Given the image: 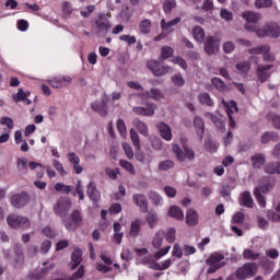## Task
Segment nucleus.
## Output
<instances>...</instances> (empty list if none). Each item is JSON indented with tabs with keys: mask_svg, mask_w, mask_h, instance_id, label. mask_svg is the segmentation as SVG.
Segmentation results:
<instances>
[{
	"mask_svg": "<svg viewBox=\"0 0 280 280\" xmlns=\"http://www.w3.org/2000/svg\"><path fill=\"white\" fill-rule=\"evenodd\" d=\"M119 165H120V167H122V170H126V172H128V174H131V176H135V174H137V172L135 171V165H132V163H130L126 160H120Z\"/></svg>",
	"mask_w": 280,
	"mask_h": 280,
	"instance_id": "48",
	"label": "nucleus"
},
{
	"mask_svg": "<svg viewBox=\"0 0 280 280\" xmlns=\"http://www.w3.org/2000/svg\"><path fill=\"white\" fill-rule=\"evenodd\" d=\"M69 209H71V201L67 198H61L55 206V213L57 215H67Z\"/></svg>",
	"mask_w": 280,
	"mask_h": 280,
	"instance_id": "12",
	"label": "nucleus"
},
{
	"mask_svg": "<svg viewBox=\"0 0 280 280\" xmlns=\"http://www.w3.org/2000/svg\"><path fill=\"white\" fill-rule=\"evenodd\" d=\"M246 30L252 34H256L258 38H279L280 36V26L277 23H269L262 28L259 25L247 24Z\"/></svg>",
	"mask_w": 280,
	"mask_h": 280,
	"instance_id": "1",
	"label": "nucleus"
},
{
	"mask_svg": "<svg viewBox=\"0 0 280 280\" xmlns=\"http://www.w3.org/2000/svg\"><path fill=\"white\" fill-rule=\"evenodd\" d=\"M253 167L255 170H261L266 165V155L261 153H256L252 156Z\"/></svg>",
	"mask_w": 280,
	"mask_h": 280,
	"instance_id": "27",
	"label": "nucleus"
},
{
	"mask_svg": "<svg viewBox=\"0 0 280 280\" xmlns=\"http://www.w3.org/2000/svg\"><path fill=\"white\" fill-rule=\"evenodd\" d=\"M144 97H151L152 100H163V94L161 93V91L156 90V89H152L151 93L150 92H145L143 94Z\"/></svg>",
	"mask_w": 280,
	"mask_h": 280,
	"instance_id": "54",
	"label": "nucleus"
},
{
	"mask_svg": "<svg viewBox=\"0 0 280 280\" xmlns=\"http://www.w3.org/2000/svg\"><path fill=\"white\" fill-rule=\"evenodd\" d=\"M180 143L184 148V151L180 150V147H178V144H173L172 149L173 152L175 154V156H177L178 161H185L186 159H188L189 161L194 160L196 158V153H194V151H191V149L187 148V145H185V143H187V139L186 138H180Z\"/></svg>",
	"mask_w": 280,
	"mask_h": 280,
	"instance_id": "3",
	"label": "nucleus"
},
{
	"mask_svg": "<svg viewBox=\"0 0 280 280\" xmlns=\"http://www.w3.org/2000/svg\"><path fill=\"white\" fill-rule=\"evenodd\" d=\"M165 240V232L163 230H159L153 238H152V246L153 248H161L163 246V241Z\"/></svg>",
	"mask_w": 280,
	"mask_h": 280,
	"instance_id": "28",
	"label": "nucleus"
},
{
	"mask_svg": "<svg viewBox=\"0 0 280 280\" xmlns=\"http://www.w3.org/2000/svg\"><path fill=\"white\" fill-rule=\"evenodd\" d=\"M72 222L65 221V226L68 229V231H73L77 229L78 224L82 222V215L80 214V211H74L71 214Z\"/></svg>",
	"mask_w": 280,
	"mask_h": 280,
	"instance_id": "22",
	"label": "nucleus"
},
{
	"mask_svg": "<svg viewBox=\"0 0 280 280\" xmlns=\"http://www.w3.org/2000/svg\"><path fill=\"white\" fill-rule=\"evenodd\" d=\"M270 50L271 48L268 44L252 47L248 49V54L250 55L249 60L252 62H259V57L257 56H264V54H267Z\"/></svg>",
	"mask_w": 280,
	"mask_h": 280,
	"instance_id": "9",
	"label": "nucleus"
},
{
	"mask_svg": "<svg viewBox=\"0 0 280 280\" xmlns=\"http://www.w3.org/2000/svg\"><path fill=\"white\" fill-rule=\"evenodd\" d=\"M54 262L51 261H45L43 262V267L40 268L39 272L34 273L32 276V279L43 280L45 277H47V273L51 272L54 270Z\"/></svg>",
	"mask_w": 280,
	"mask_h": 280,
	"instance_id": "17",
	"label": "nucleus"
},
{
	"mask_svg": "<svg viewBox=\"0 0 280 280\" xmlns=\"http://www.w3.org/2000/svg\"><path fill=\"white\" fill-rule=\"evenodd\" d=\"M220 16L224 21H233V12L229 11L228 9H221Z\"/></svg>",
	"mask_w": 280,
	"mask_h": 280,
	"instance_id": "64",
	"label": "nucleus"
},
{
	"mask_svg": "<svg viewBox=\"0 0 280 280\" xmlns=\"http://www.w3.org/2000/svg\"><path fill=\"white\" fill-rule=\"evenodd\" d=\"M1 126H7V128L10 130H14V120L8 116H4L0 119Z\"/></svg>",
	"mask_w": 280,
	"mask_h": 280,
	"instance_id": "56",
	"label": "nucleus"
},
{
	"mask_svg": "<svg viewBox=\"0 0 280 280\" xmlns=\"http://www.w3.org/2000/svg\"><path fill=\"white\" fill-rule=\"evenodd\" d=\"M180 23V18H175L170 22H165V19L161 21V27L163 32H172V28Z\"/></svg>",
	"mask_w": 280,
	"mask_h": 280,
	"instance_id": "37",
	"label": "nucleus"
},
{
	"mask_svg": "<svg viewBox=\"0 0 280 280\" xmlns=\"http://www.w3.org/2000/svg\"><path fill=\"white\" fill-rule=\"evenodd\" d=\"M194 126L200 141H202V135H205V120H202L200 117H196L194 120Z\"/></svg>",
	"mask_w": 280,
	"mask_h": 280,
	"instance_id": "35",
	"label": "nucleus"
},
{
	"mask_svg": "<svg viewBox=\"0 0 280 280\" xmlns=\"http://www.w3.org/2000/svg\"><path fill=\"white\" fill-rule=\"evenodd\" d=\"M171 62H173L174 65H178V67H180L182 69H187V61H185V59H183L182 57H173L171 59Z\"/></svg>",
	"mask_w": 280,
	"mask_h": 280,
	"instance_id": "63",
	"label": "nucleus"
},
{
	"mask_svg": "<svg viewBox=\"0 0 280 280\" xmlns=\"http://www.w3.org/2000/svg\"><path fill=\"white\" fill-rule=\"evenodd\" d=\"M152 30V22L150 20H142L139 24V31L141 34H150Z\"/></svg>",
	"mask_w": 280,
	"mask_h": 280,
	"instance_id": "46",
	"label": "nucleus"
},
{
	"mask_svg": "<svg viewBox=\"0 0 280 280\" xmlns=\"http://www.w3.org/2000/svg\"><path fill=\"white\" fill-rule=\"evenodd\" d=\"M164 233V237L168 244L176 242V228H168Z\"/></svg>",
	"mask_w": 280,
	"mask_h": 280,
	"instance_id": "44",
	"label": "nucleus"
},
{
	"mask_svg": "<svg viewBox=\"0 0 280 280\" xmlns=\"http://www.w3.org/2000/svg\"><path fill=\"white\" fill-rule=\"evenodd\" d=\"M280 137L279 133L275 131H266L261 135L260 143L266 144L270 143V141H279Z\"/></svg>",
	"mask_w": 280,
	"mask_h": 280,
	"instance_id": "30",
	"label": "nucleus"
},
{
	"mask_svg": "<svg viewBox=\"0 0 280 280\" xmlns=\"http://www.w3.org/2000/svg\"><path fill=\"white\" fill-rule=\"evenodd\" d=\"M130 138L136 150H141V142L139 140V133L135 129H130Z\"/></svg>",
	"mask_w": 280,
	"mask_h": 280,
	"instance_id": "52",
	"label": "nucleus"
},
{
	"mask_svg": "<svg viewBox=\"0 0 280 280\" xmlns=\"http://www.w3.org/2000/svg\"><path fill=\"white\" fill-rule=\"evenodd\" d=\"M255 275H257V265L253 262L245 264L236 270V278L240 280L250 279Z\"/></svg>",
	"mask_w": 280,
	"mask_h": 280,
	"instance_id": "5",
	"label": "nucleus"
},
{
	"mask_svg": "<svg viewBox=\"0 0 280 280\" xmlns=\"http://www.w3.org/2000/svg\"><path fill=\"white\" fill-rule=\"evenodd\" d=\"M7 223L11 229H30L31 223L27 217H21L19 214H11L7 218Z\"/></svg>",
	"mask_w": 280,
	"mask_h": 280,
	"instance_id": "4",
	"label": "nucleus"
},
{
	"mask_svg": "<svg viewBox=\"0 0 280 280\" xmlns=\"http://www.w3.org/2000/svg\"><path fill=\"white\" fill-rule=\"evenodd\" d=\"M237 71L241 75H247L248 71H250V61H241L236 65Z\"/></svg>",
	"mask_w": 280,
	"mask_h": 280,
	"instance_id": "42",
	"label": "nucleus"
},
{
	"mask_svg": "<svg viewBox=\"0 0 280 280\" xmlns=\"http://www.w3.org/2000/svg\"><path fill=\"white\" fill-rule=\"evenodd\" d=\"M198 100L200 102V104H205L206 106H211L213 104V100H211V96L209 95V93H200L198 95Z\"/></svg>",
	"mask_w": 280,
	"mask_h": 280,
	"instance_id": "51",
	"label": "nucleus"
},
{
	"mask_svg": "<svg viewBox=\"0 0 280 280\" xmlns=\"http://www.w3.org/2000/svg\"><path fill=\"white\" fill-rule=\"evenodd\" d=\"M266 174H280V162H271L265 166Z\"/></svg>",
	"mask_w": 280,
	"mask_h": 280,
	"instance_id": "41",
	"label": "nucleus"
},
{
	"mask_svg": "<svg viewBox=\"0 0 280 280\" xmlns=\"http://www.w3.org/2000/svg\"><path fill=\"white\" fill-rule=\"evenodd\" d=\"M275 68V65H260L258 66L256 73L260 82H266L268 78H270V74L268 72Z\"/></svg>",
	"mask_w": 280,
	"mask_h": 280,
	"instance_id": "19",
	"label": "nucleus"
},
{
	"mask_svg": "<svg viewBox=\"0 0 280 280\" xmlns=\"http://www.w3.org/2000/svg\"><path fill=\"white\" fill-rule=\"evenodd\" d=\"M108 102H110V96L103 94L102 101L92 103V109H94L95 113H100L102 117H106V115H108Z\"/></svg>",
	"mask_w": 280,
	"mask_h": 280,
	"instance_id": "8",
	"label": "nucleus"
},
{
	"mask_svg": "<svg viewBox=\"0 0 280 280\" xmlns=\"http://www.w3.org/2000/svg\"><path fill=\"white\" fill-rule=\"evenodd\" d=\"M86 194L89 198L93 200V202H97V200L102 198V195L97 191V187L95 186L94 182L89 183Z\"/></svg>",
	"mask_w": 280,
	"mask_h": 280,
	"instance_id": "24",
	"label": "nucleus"
},
{
	"mask_svg": "<svg viewBox=\"0 0 280 280\" xmlns=\"http://www.w3.org/2000/svg\"><path fill=\"white\" fill-rule=\"evenodd\" d=\"M272 7V0H256L255 1V8L258 10H261L264 8H270Z\"/></svg>",
	"mask_w": 280,
	"mask_h": 280,
	"instance_id": "58",
	"label": "nucleus"
},
{
	"mask_svg": "<svg viewBox=\"0 0 280 280\" xmlns=\"http://www.w3.org/2000/svg\"><path fill=\"white\" fill-rule=\"evenodd\" d=\"M172 82L174 86H184L185 85V79L183 78V74L178 73L172 77Z\"/></svg>",
	"mask_w": 280,
	"mask_h": 280,
	"instance_id": "60",
	"label": "nucleus"
},
{
	"mask_svg": "<svg viewBox=\"0 0 280 280\" xmlns=\"http://www.w3.org/2000/svg\"><path fill=\"white\" fill-rule=\"evenodd\" d=\"M101 259L105 265L97 264L96 269L98 272H103L104 275L105 272H110V270H113V267H110L113 266V259H110L106 254H101Z\"/></svg>",
	"mask_w": 280,
	"mask_h": 280,
	"instance_id": "20",
	"label": "nucleus"
},
{
	"mask_svg": "<svg viewBox=\"0 0 280 280\" xmlns=\"http://www.w3.org/2000/svg\"><path fill=\"white\" fill-rule=\"evenodd\" d=\"M156 128L162 137V139H164L165 141H172V128L168 127L167 124L165 122H160L156 125Z\"/></svg>",
	"mask_w": 280,
	"mask_h": 280,
	"instance_id": "21",
	"label": "nucleus"
},
{
	"mask_svg": "<svg viewBox=\"0 0 280 280\" xmlns=\"http://www.w3.org/2000/svg\"><path fill=\"white\" fill-rule=\"evenodd\" d=\"M30 202V195L27 192H21L13 195L11 198V205L15 209H21L22 207H25Z\"/></svg>",
	"mask_w": 280,
	"mask_h": 280,
	"instance_id": "10",
	"label": "nucleus"
},
{
	"mask_svg": "<svg viewBox=\"0 0 280 280\" xmlns=\"http://www.w3.org/2000/svg\"><path fill=\"white\" fill-rule=\"evenodd\" d=\"M174 167V162L172 160H166L160 163L159 168L162 172H167V170H172Z\"/></svg>",
	"mask_w": 280,
	"mask_h": 280,
	"instance_id": "62",
	"label": "nucleus"
},
{
	"mask_svg": "<svg viewBox=\"0 0 280 280\" xmlns=\"http://www.w3.org/2000/svg\"><path fill=\"white\" fill-rule=\"evenodd\" d=\"M222 104L228 113L230 127L235 128V119H233V113H237V103H235V101H230L226 103V101L222 100Z\"/></svg>",
	"mask_w": 280,
	"mask_h": 280,
	"instance_id": "11",
	"label": "nucleus"
},
{
	"mask_svg": "<svg viewBox=\"0 0 280 280\" xmlns=\"http://www.w3.org/2000/svg\"><path fill=\"white\" fill-rule=\"evenodd\" d=\"M242 18L246 21L245 30L247 25H257L261 21V14L254 11H244Z\"/></svg>",
	"mask_w": 280,
	"mask_h": 280,
	"instance_id": "13",
	"label": "nucleus"
},
{
	"mask_svg": "<svg viewBox=\"0 0 280 280\" xmlns=\"http://www.w3.org/2000/svg\"><path fill=\"white\" fill-rule=\"evenodd\" d=\"M135 250L138 255V261L150 264V253L148 252V248H136Z\"/></svg>",
	"mask_w": 280,
	"mask_h": 280,
	"instance_id": "34",
	"label": "nucleus"
},
{
	"mask_svg": "<svg viewBox=\"0 0 280 280\" xmlns=\"http://www.w3.org/2000/svg\"><path fill=\"white\" fill-rule=\"evenodd\" d=\"M206 117L208 119H211V121H213L214 126H217V128H219L220 130H222V128H224V121H222L220 117H217L211 113L206 114Z\"/></svg>",
	"mask_w": 280,
	"mask_h": 280,
	"instance_id": "49",
	"label": "nucleus"
},
{
	"mask_svg": "<svg viewBox=\"0 0 280 280\" xmlns=\"http://www.w3.org/2000/svg\"><path fill=\"white\" fill-rule=\"evenodd\" d=\"M73 82L71 77H57L48 81V84L54 89H63L65 86H69Z\"/></svg>",
	"mask_w": 280,
	"mask_h": 280,
	"instance_id": "14",
	"label": "nucleus"
},
{
	"mask_svg": "<svg viewBox=\"0 0 280 280\" xmlns=\"http://www.w3.org/2000/svg\"><path fill=\"white\" fill-rule=\"evenodd\" d=\"M192 35L195 40H197V43H205V30H202V27L200 26H195L194 31H192Z\"/></svg>",
	"mask_w": 280,
	"mask_h": 280,
	"instance_id": "43",
	"label": "nucleus"
},
{
	"mask_svg": "<svg viewBox=\"0 0 280 280\" xmlns=\"http://www.w3.org/2000/svg\"><path fill=\"white\" fill-rule=\"evenodd\" d=\"M145 220L149 225V229H154V226L159 224V215L154 212H149Z\"/></svg>",
	"mask_w": 280,
	"mask_h": 280,
	"instance_id": "45",
	"label": "nucleus"
},
{
	"mask_svg": "<svg viewBox=\"0 0 280 280\" xmlns=\"http://www.w3.org/2000/svg\"><path fill=\"white\" fill-rule=\"evenodd\" d=\"M198 212L194 209H189L186 213V224H188V226H196V224H198Z\"/></svg>",
	"mask_w": 280,
	"mask_h": 280,
	"instance_id": "29",
	"label": "nucleus"
},
{
	"mask_svg": "<svg viewBox=\"0 0 280 280\" xmlns=\"http://www.w3.org/2000/svg\"><path fill=\"white\" fill-rule=\"evenodd\" d=\"M27 158H19L16 161V167L20 176H25L28 172Z\"/></svg>",
	"mask_w": 280,
	"mask_h": 280,
	"instance_id": "31",
	"label": "nucleus"
},
{
	"mask_svg": "<svg viewBox=\"0 0 280 280\" xmlns=\"http://www.w3.org/2000/svg\"><path fill=\"white\" fill-rule=\"evenodd\" d=\"M114 230V240L116 244H121V240H124V232H121V224L119 222H115L113 224Z\"/></svg>",
	"mask_w": 280,
	"mask_h": 280,
	"instance_id": "36",
	"label": "nucleus"
},
{
	"mask_svg": "<svg viewBox=\"0 0 280 280\" xmlns=\"http://www.w3.org/2000/svg\"><path fill=\"white\" fill-rule=\"evenodd\" d=\"M212 85L218 89L221 93L226 91V84H224V81L220 78H212L211 80Z\"/></svg>",
	"mask_w": 280,
	"mask_h": 280,
	"instance_id": "53",
	"label": "nucleus"
},
{
	"mask_svg": "<svg viewBox=\"0 0 280 280\" xmlns=\"http://www.w3.org/2000/svg\"><path fill=\"white\" fill-rule=\"evenodd\" d=\"M172 250V246H165L163 248H160L155 254H154V259H162V257H165Z\"/></svg>",
	"mask_w": 280,
	"mask_h": 280,
	"instance_id": "59",
	"label": "nucleus"
},
{
	"mask_svg": "<svg viewBox=\"0 0 280 280\" xmlns=\"http://www.w3.org/2000/svg\"><path fill=\"white\" fill-rule=\"evenodd\" d=\"M206 264L210 266L209 269L207 270V273L213 275V272H217L226 264L224 262V254L220 252H214L210 254V256L206 260Z\"/></svg>",
	"mask_w": 280,
	"mask_h": 280,
	"instance_id": "2",
	"label": "nucleus"
},
{
	"mask_svg": "<svg viewBox=\"0 0 280 280\" xmlns=\"http://www.w3.org/2000/svg\"><path fill=\"white\" fill-rule=\"evenodd\" d=\"M172 56H174V48L170 46H163L161 49L162 60H167V58H172Z\"/></svg>",
	"mask_w": 280,
	"mask_h": 280,
	"instance_id": "50",
	"label": "nucleus"
},
{
	"mask_svg": "<svg viewBox=\"0 0 280 280\" xmlns=\"http://www.w3.org/2000/svg\"><path fill=\"white\" fill-rule=\"evenodd\" d=\"M167 215H170V218H174L175 220H184L185 219V213L177 206H172L168 209Z\"/></svg>",
	"mask_w": 280,
	"mask_h": 280,
	"instance_id": "32",
	"label": "nucleus"
},
{
	"mask_svg": "<svg viewBox=\"0 0 280 280\" xmlns=\"http://www.w3.org/2000/svg\"><path fill=\"white\" fill-rule=\"evenodd\" d=\"M275 187V184H265V185H259L254 189V196L261 209H266V197L261 194H269L270 189Z\"/></svg>",
	"mask_w": 280,
	"mask_h": 280,
	"instance_id": "7",
	"label": "nucleus"
},
{
	"mask_svg": "<svg viewBox=\"0 0 280 280\" xmlns=\"http://www.w3.org/2000/svg\"><path fill=\"white\" fill-rule=\"evenodd\" d=\"M133 127L140 135H143V137H148L149 131H148V125L139 119L133 120Z\"/></svg>",
	"mask_w": 280,
	"mask_h": 280,
	"instance_id": "39",
	"label": "nucleus"
},
{
	"mask_svg": "<svg viewBox=\"0 0 280 280\" xmlns=\"http://www.w3.org/2000/svg\"><path fill=\"white\" fill-rule=\"evenodd\" d=\"M176 8V0H165L163 4V10L165 14H170L172 9Z\"/></svg>",
	"mask_w": 280,
	"mask_h": 280,
	"instance_id": "57",
	"label": "nucleus"
},
{
	"mask_svg": "<svg viewBox=\"0 0 280 280\" xmlns=\"http://www.w3.org/2000/svg\"><path fill=\"white\" fill-rule=\"evenodd\" d=\"M240 205L242 207H247L248 209H253L255 206V201L253 200V195L250 191H244L240 197Z\"/></svg>",
	"mask_w": 280,
	"mask_h": 280,
	"instance_id": "23",
	"label": "nucleus"
},
{
	"mask_svg": "<svg viewBox=\"0 0 280 280\" xmlns=\"http://www.w3.org/2000/svg\"><path fill=\"white\" fill-rule=\"evenodd\" d=\"M149 199L155 205V207H162L163 205V197H161L156 191H150Z\"/></svg>",
	"mask_w": 280,
	"mask_h": 280,
	"instance_id": "47",
	"label": "nucleus"
},
{
	"mask_svg": "<svg viewBox=\"0 0 280 280\" xmlns=\"http://www.w3.org/2000/svg\"><path fill=\"white\" fill-rule=\"evenodd\" d=\"M141 224L142 222L139 219H136L131 222L129 231L130 237H137V235H139V233L141 232Z\"/></svg>",
	"mask_w": 280,
	"mask_h": 280,
	"instance_id": "38",
	"label": "nucleus"
},
{
	"mask_svg": "<svg viewBox=\"0 0 280 280\" xmlns=\"http://www.w3.org/2000/svg\"><path fill=\"white\" fill-rule=\"evenodd\" d=\"M96 25L98 30H110V22H108V16L100 15L96 20Z\"/></svg>",
	"mask_w": 280,
	"mask_h": 280,
	"instance_id": "40",
	"label": "nucleus"
},
{
	"mask_svg": "<svg viewBox=\"0 0 280 280\" xmlns=\"http://www.w3.org/2000/svg\"><path fill=\"white\" fill-rule=\"evenodd\" d=\"M67 159L71 163L75 174H82L84 172V167L80 165V156L75 152L68 153Z\"/></svg>",
	"mask_w": 280,
	"mask_h": 280,
	"instance_id": "16",
	"label": "nucleus"
},
{
	"mask_svg": "<svg viewBox=\"0 0 280 280\" xmlns=\"http://www.w3.org/2000/svg\"><path fill=\"white\" fill-rule=\"evenodd\" d=\"M55 189L56 191H58L59 194H71V186L69 185H65L62 183H57L55 185Z\"/></svg>",
	"mask_w": 280,
	"mask_h": 280,
	"instance_id": "55",
	"label": "nucleus"
},
{
	"mask_svg": "<svg viewBox=\"0 0 280 280\" xmlns=\"http://www.w3.org/2000/svg\"><path fill=\"white\" fill-rule=\"evenodd\" d=\"M133 201L142 213H148V199L143 195H135Z\"/></svg>",
	"mask_w": 280,
	"mask_h": 280,
	"instance_id": "26",
	"label": "nucleus"
},
{
	"mask_svg": "<svg viewBox=\"0 0 280 280\" xmlns=\"http://www.w3.org/2000/svg\"><path fill=\"white\" fill-rule=\"evenodd\" d=\"M172 256L177 257V259H180L183 257V247L178 243H175L173 245Z\"/></svg>",
	"mask_w": 280,
	"mask_h": 280,
	"instance_id": "61",
	"label": "nucleus"
},
{
	"mask_svg": "<svg viewBox=\"0 0 280 280\" xmlns=\"http://www.w3.org/2000/svg\"><path fill=\"white\" fill-rule=\"evenodd\" d=\"M154 110H156V104H148L145 107H133V113L142 117H153Z\"/></svg>",
	"mask_w": 280,
	"mask_h": 280,
	"instance_id": "15",
	"label": "nucleus"
},
{
	"mask_svg": "<svg viewBox=\"0 0 280 280\" xmlns=\"http://www.w3.org/2000/svg\"><path fill=\"white\" fill-rule=\"evenodd\" d=\"M148 69L152 71V73L159 78L163 75H167V73H172L174 69L170 66H161V63L156 60H151L147 62Z\"/></svg>",
	"mask_w": 280,
	"mask_h": 280,
	"instance_id": "6",
	"label": "nucleus"
},
{
	"mask_svg": "<svg viewBox=\"0 0 280 280\" xmlns=\"http://www.w3.org/2000/svg\"><path fill=\"white\" fill-rule=\"evenodd\" d=\"M71 259H72L71 269L75 270V268H78L82 262V249H79V248L74 249L72 253Z\"/></svg>",
	"mask_w": 280,
	"mask_h": 280,
	"instance_id": "33",
	"label": "nucleus"
},
{
	"mask_svg": "<svg viewBox=\"0 0 280 280\" xmlns=\"http://www.w3.org/2000/svg\"><path fill=\"white\" fill-rule=\"evenodd\" d=\"M27 97H30V92H24L23 89H20L16 94H13L14 102H23V104L30 106V104H32V101Z\"/></svg>",
	"mask_w": 280,
	"mask_h": 280,
	"instance_id": "25",
	"label": "nucleus"
},
{
	"mask_svg": "<svg viewBox=\"0 0 280 280\" xmlns=\"http://www.w3.org/2000/svg\"><path fill=\"white\" fill-rule=\"evenodd\" d=\"M220 49V42L215 40L214 37H208L205 43V51L208 56L215 54Z\"/></svg>",
	"mask_w": 280,
	"mask_h": 280,
	"instance_id": "18",
	"label": "nucleus"
}]
</instances>
